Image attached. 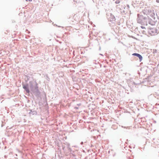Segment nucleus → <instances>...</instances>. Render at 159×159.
<instances>
[{"label": "nucleus", "mask_w": 159, "mask_h": 159, "mask_svg": "<svg viewBox=\"0 0 159 159\" xmlns=\"http://www.w3.org/2000/svg\"><path fill=\"white\" fill-rule=\"evenodd\" d=\"M157 2H158V0H157Z\"/></svg>", "instance_id": "nucleus-8"}, {"label": "nucleus", "mask_w": 159, "mask_h": 159, "mask_svg": "<svg viewBox=\"0 0 159 159\" xmlns=\"http://www.w3.org/2000/svg\"><path fill=\"white\" fill-rule=\"evenodd\" d=\"M23 88L27 93H30V91L28 84L26 85H24L23 86Z\"/></svg>", "instance_id": "nucleus-3"}, {"label": "nucleus", "mask_w": 159, "mask_h": 159, "mask_svg": "<svg viewBox=\"0 0 159 159\" xmlns=\"http://www.w3.org/2000/svg\"><path fill=\"white\" fill-rule=\"evenodd\" d=\"M132 55L133 56H137L138 57L139 59V60L140 61H141L142 60L143 57H142L138 53H134L132 54Z\"/></svg>", "instance_id": "nucleus-4"}, {"label": "nucleus", "mask_w": 159, "mask_h": 159, "mask_svg": "<svg viewBox=\"0 0 159 159\" xmlns=\"http://www.w3.org/2000/svg\"><path fill=\"white\" fill-rule=\"evenodd\" d=\"M155 15V14L154 13H153L151 15L152 16H154Z\"/></svg>", "instance_id": "nucleus-5"}, {"label": "nucleus", "mask_w": 159, "mask_h": 159, "mask_svg": "<svg viewBox=\"0 0 159 159\" xmlns=\"http://www.w3.org/2000/svg\"><path fill=\"white\" fill-rule=\"evenodd\" d=\"M32 0H26V1H29L30 2H31Z\"/></svg>", "instance_id": "nucleus-7"}, {"label": "nucleus", "mask_w": 159, "mask_h": 159, "mask_svg": "<svg viewBox=\"0 0 159 159\" xmlns=\"http://www.w3.org/2000/svg\"><path fill=\"white\" fill-rule=\"evenodd\" d=\"M151 11H152L151 10V11H150V12H151Z\"/></svg>", "instance_id": "nucleus-9"}, {"label": "nucleus", "mask_w": 159, "mask_h": 159, "mask_svg": "<svg viewBox=\"0 0 159 159\" xmlns=\"http://www.w3.org/2000/svg\"><path fill=\"white\" fill-rule=\"evenodd\" d=\"M148 33L151 35H153L156 33L155 30L153 28L149 29L148 30Z\"/></svg>", "instance_id": "nucleus-2"}, {"label": "nucleus", "mask_w": 159, "mask_h": 159, "mask_svg": "<svg viewBox=\"0 0 159 159\" xmlns=\"http://www.w3.org/2000/svg\"><path fill=\"white\" fill-rule=\"evenodd\" d=\"M138 16L137 21L138 23L141 24H147V17L146 16L139 14L138 15Z\"/></svg>", "instance_id": "nucleus-1"}, {"label": "nucleus", "mask_w": 159, "mask_h": 159, "mask_svg": "<svg viewBox=\"0 0 159 159\" xmlns=\"http://www.w3.org/2000/svg\"><path fill=\"white\" fill-rule=\"evenodd\" d=\"M141 28L142 29H144L145 28V27L143 26H141Z\"/></svg>", "instance_id": "nucleus-6"}]
</instances>
